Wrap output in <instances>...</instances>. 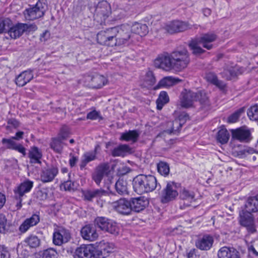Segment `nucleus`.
Instances as JSON below:
<instances>
[{
  "label": "nucleus",
  "mask_w": 258,
  "mask_h": 258,
  "mask_svg": "<svg viewBox=\"0 0 258 258\" xmlns=\"http://www.w3.org/2000/svg\"><path fill=\"white\" fill-rule=\"evenodd\" d=\"M33 186V182L28 179L25 180L14 189L15 198L18 200L17 207L20 209L22 207V198L25 194L29 192Z\"/></svg>",
  "instance_id": "1a4fd4ad"
},
{
  "label": "nucleus",
  "mask_w": 258,
  "mask_h": 258,
  "mask_svg": "<svg viewBox=\"0 0 258 258\" xmlns=\"http://www.w3.org/2000/svg\"><path fill=\"white\" fill-rule=\"evenodd\" d=\"M116 30L115 34V39L116 40V45L120 46L128 42L129 40L133 42L134 35L131 31V25L123 24L119 26L113 27Z\"/></svg>",
  "instance_id": "39448f33"
},
{
  "label": "nucleus",
  "mask_w": 258,
  "mask_h": 258,
  "mask_svg": "<svg viewBox=\"0 0 258 258\" xmlns=\"http://www.w3.org/2000/svg\"><path fill=\"white\" fill-rule=\"evenodd\" d=\"M131 153V148L126 144H121L115 148L112 151L113 157H124L127 154Z\"/></svg>",
  "instance_id": "c9c22d12"
},
{
  "label": "nucleus",
  "mask_w": 258,
  "mask_h": 258,
  "mask_svg": "<svg viewBox=\"0 0 258 258\" xmlns=\"http://www.w3.org/2000/svg\"><path fill=\"white\" fill-rule=\"evenodd\" d=\"M12 25V21L9 18L0 19V34L8 32L9 28Z\"/></svg>",
  "instance_id": "a18cd8bd"
},
{
  "label": "nucleus",
  "mask_w": 258,
  "mask_h": 258,
  "mask_svg": "<svg viewBox=\"0 0 258 258\" xmlns=\"http://www.w3.org/2000/svg\"><path fill=\"white\" fill-rule=\"evenodd\" d=\"M116 192L120 195L128 194L127 182L123 179L118 180L115 185Z\"/></svg>",
  "instance_id": "a19ab883"
},
{
  "label": "nucleus",
  "mask_w": 258,
  "mask_h": 258,
  "mask_svg": "<svg viewBox=\"0 0 258 258\" xmlns=\"http://www.w3.org/2000/svg\"><path fill=\"white\" fill-rule=\"evenodd\" d=\"M200 42L195 38L192 39L189 43V47L192 50V52L196 55H199L205 52V50L202 48L200 46Z\"/></svg>",
  "instance_id": "ea45409f"
},
{
  "label": "nucleus",
  "mask_w": 258,
  "mask_h": 258,
  "mask_svg": "<svg viewBox=\"0 0 258 258\" xmlns=\"http://www.w3.org/2000/svg\"><path fill=\"white\" fill-rule=\"evenodd\" d=\"M131 31L134 35L137 34L142 37L148 33V28L146 24L135 22L131 25Z\"/></svg>",
  "instance_id": "c85d7f7f"
},
{
  "label": "nucleus",
  "mask_w": 258,
  "mask_h": 258,
  "mask_svg": "<svg viewBox=\"0 0 258 258\" xmlns=\"http://www.w3.org/2000/svg\"><path fill=\"white\" fill-rule=\"evenodd\" d=\"M50 148L56 153H61L63 148L62 141L57 137L52 138L49 144Z\"/></svg>",
  "instance_id": "e433bc0d"
},
{
  "label": "nucleus",
  "mask_w": 258,
  "mask_h": 258,
  "mask_svg": "<svg viewBox=\"0 0 258 258\" xmlns=\"http://www.w3.org/2000/svg\"><path fill=\"white\" fill-rule=\"evenodd\" d=\"M47 9L46 0H40L33 7L25 10L23 14L26 20L33 21L42 17Z\"/></svg>",
  "instance_id": "20e7f679"
},
{
  "label": "nucleus",
  "mask_w": 258,
  "mask_h": 258,
  "mask_svg": "<svg viewBox=\"0 0 258 258\" xmlns=\"http://www.w3.org/2000/svg\"><path fill=\"white\" fill-rule=\"evenodd\" d=\"M116 32V29L113 27L99 31L97 34V42L101 45L108 46H117L115 39Z\"/></svg>",
  "instance_id": "423d86ee"
},
{
  "label": "nucleus",
  "mask_w": 258,
  "mask_h": 258,
  "mask_svg": "<svg viewBox=\"0 0 258 258\" xmlns=\"http://www.w3.org/2000/svg\"><path fill=\"white\" fill-rule=\"evenodd\" d=\"M205 78L207 81L220 89H224L225 87V84L223 81L218 80L217 75L214 73L211 72L207 73Z\"/></svg>",
  "instance_id": "7c9ffc66"
},
{
  "label": "nucleus",
  "mask_w": 258,
  "mask_h": 258,
  "mask_svg": "<svg viewBox=\"0 0 258 258\" xmlns=\"http://www.w3.org/2000/svg\"><path fill=\"white\" fill-rule=\"evenodd\" d=\"M232 138L240 142L248 143L252 139L251 132L249 129L241 127L231 130Z\"/></svg>",
  "instance_id": "f8f14e48"
},
{
  "label": "nucleus",
  "mask_w": 258,
  "mask_h": 258,
  "mask_svg": "<svg viewBox=\"0 0 258 258\" xmlns=\"http://www.w3.org/2000/svg\"><path fill=\"white\" fill-rule=\"evenodd\" d=\"M95 171L100 174L103 177L107 175L110 171L109 166L107 163H103L98 165Z\"/></svg>",
  "instance_id": "de8ad7c7"
},
{
  "label": "nucleus",
  "mask_w": 258,
  "mask_h": 258,
  "mask_svg": "<svg viewBox=\"0 0 258 258\" xmlns=\"http://www.w3.org/2000/svg\"><path fill=\"white\" fill-rule=\"evenodd\" d=\"M57 252L53 248H48L44 250L42 258H56Z\"/></svg>",
  "instance_id": "6e6d98bb"
},
{
  "label": "nucleus",
  "mask_w": 258,
  "mask_h": 258,
  "mask_svg": "<svg viewBox=\"0 0 258 258\" xmlns=\"http://www.w3.org/2000/svg\"><path fill=\"white\" fill-rule=\"evenodd\" d=\"M132 212L139 213L145 209L149 202L144 197L132 198L131 201Z\"/></svg>",
  "instance_id": "b1692460"
},
{
  "label": "nucleus",
  "mask_w": 258,
  "mask_h": 258,
  "mask_svg": "<svg viewBox=\"0 0 258 258\" xmlns=\"http://www.w3.org/2000/svg\"><path fill=\"white\" fill-rule=\"evenodd\" d=\"M155 67L166 71L173 70V64L170 54H162L158 56L154 61Z\"/></svg>",
  "instance_id": "4468645a"
},
{
  "label": "nucleus",
  "mask_w": 258,
  "mask_h": 258,
  "mask_svg": "<svg viewBox=\"0 0 258 258\" xmlns=\"http://www.w3.org/2000/svg\"><path fill=\"white\" fill-rule=\"evenodd\" d=\"M158 172L162 175L166 176L169 172V167L167 163L164 162H160L157 164Z\"/></svg>",
  "instance_id": "8fccbe9b"
},
{
  "label": "nucleus",
  "mask_w": 258,
  "mask_h": 258,
  "mask_svg": "<svg viewBox=\"0 0 258 258\" xmlns=\"http://www.w3.org/2000/svg\"><path fill=\"white\" fill-rule=\"evenodd\" d=\"M178 78L172 76H167L163 78L158 83V85L155 87V89H158L161 87H169L177 84L180 82Z\"/></svg>",
  "instance_id": "c756f323"
},
{
  "label": "nucleus",
  "mask_w": 258,
  "mask_h": 258,
  "mask_svg": "<svg viewBox=\"0 0 258 258\" xmlns=\"http://www.w3.org/2000/svg\"><path fill=\"white\" fill-rule=\"evenodd\" d=\"M58 173V169L56 166L44 167L40 171V179L43 183L51 182L57 176Z\"/></svg>",
  "instance_id": "f3484780"
},
{
  "label": "nucleus",
  "mask_w": 258,
  "mask_h": 258,
  "mask_svg": "<svg viewBox=\"0 0 258 258\" xmlns=\"http://www.w3.org/2000/svg\"><path fill=\"white\" fill-rule=\"evenodd\" d=\"M190 25L187 22L173 21L166 26L165 29L167 31L171 34L182 32L190 28Z\"/></svg>",
  "instance_id": "4be33fe9"
},
{
  "label": "nucleus",
  "mask_w": 258,
  "mask_h": 258,
  "mask_svg": "<svg viewBox=\"0 0 258 258\" xmlns=\"http://www.w3.org/2000/svg\"><path fill=\"white\" fill-rule=\"evenodd\" d=\"M15 139H3L2 142L3 144L7 145V148L10 149L14 150L17 143L14 141Z\"/></svg>",
  "instance_id": "13d9d810"
},
{
  "label": "nucleus",
  "mask_w": 258,
  "mask_h": 258,
  "mask_svg": "<svg viewBox=\"0 0 258 258\" xmlns=\"http://www.w3.org/2000/svg\"><path fill=\"white\" fill-rule=\"evenodd\" d=\"M168 124L169 126H171V127L170 129H168L167 132L169 134H173L174 135H176L179 133V130L182 126V123L178 119H175L172 122H169Z\"/></svg>",
  "instance_id": "c03bdc74"
},
{
  "label": "nucleus",
  "mask_w": 258,
  "mask_h": 258,
  "mask_svg": "<svg viewBox=\"0 0 258 258\" xmlns=\"http://www.w3.org/2000/svg\"><path fill=\"white\" fill-rule=\"evenodd\" d=\"M105 228L104 231L112 234L117 235L119 233V229L116 223L111 220H109Z\"/></svg>",
  "instance_id": "49530a36"
},
{
  "label": "nucleus",
  "mask_w": 258,
  "mask_h": 258,
  "mask_svg": "<svg viewBox=\"0 0 258 258\" xmlns=\"http://www.w3.org/2000/svg\"><path fill=\"white\" fill-rule=\"evenodd\" d=\"M180 99V105L183 108L191 107L197 101H199L204 106L209 105L208 97L203 91L194 92L185 90L181 93Z\"/></svg>",
  "instance_id": "f03ea898"
},
{
  "label": "nucleus",
  "mask_w": 258,
  "mask_h": 258,
  "mask_svg": "<svg viewBox=\"0 0 258 258\" xmlns=\"http://www.w3.org/2000/svg\"><path fill=\"white\" fill-rule=\"evenodd\" d=\"M196 38L203 47L208 50H211L214 47L212 43L217 39V36L214 33H207Z\"/></svg>",
  "instance_id": "aec40b11"
},
{
  "label": "nucleus",
  "mask_w": 258,
  "mask_h": 258,
  "mask_svg": "<svg viewBox=\"0 0 258 258\" xmlns=\"http://www.w3.org/2000/svg\"><path fill=\"white\" fill-rule=\"evenodd\" d=\"M0 258H11L8 248L3 245H0Z\"/></svg>",
  "instance_id": "052dcab7"
},
{
  "label": "nucleus",
  "mask_w": 258,
  "mask_h": 258,
  "mask_svg": "<svg viewBox=\"0 0 258 258\" xmlns=\"http://www.w3.org/2000/svg\"><path fill=\"white\" fill-rule=\"evenodd\" d=\"M221 75L222 78L226 80H231L236 76V73L233 68H230L229 69H224L221 73Z\"/></svg>",
  "instance_id": "5fc2aeb1"
},
{
  "label": "nucleus",
  "mask_w": 258,
  "mask_h": 258,
  "mask_svg": "<svg viewBox=\"0 0 258 258\" xmlns=\"http://www.w3.org/2000/svg\"><path fill=\"white\" fill-rule=\"evenodd\" d=\"M40 221L39 216L37 214H33L31 217L26 219L20 225L19 228L21 233H24L27 232L30 227L36 225Z\"/></svg>",
  "instance_id": "a878e982"
},
{
  "label": "nucleus",
  "mask_w": 258,
  "mask_h": 258,
  "mask_svg": "<svg viewBox=\"0 0 258 258\" xmlns=\"http://www.w3.org/2000/svg\"><path fill=\"white\" fill-rule=\"evenodd\" d=\"M32 25L18 23L15 25H12L9 28L8 34L13 39H16L21 36Z\"/></svg>",
  "instance_id": "a211bd4d"
},
{
  "label": "nucleus",
  "mask_w": 258,
  "mask_h": 258,
  "mask_svg": "<svg viewBox=\"0 0 258 258\" xmlns=\"http://www.w3.org/2000/svg\"><path fill=\"white\" fill-rule=\"evenodd\" d=\"M243 112L244 108H239L228 117V122L229 123H235L237 122L241 114Z\"/></svg>",
  "instance_id": "864d4df0"
},
{
  "label": "nucleus",
  "mask_w": 258,
  "mask_h": 258,
  "mask_svg": "<svg viewBox=\"0 0 258 258\" xmlns=\"http://www.w3.org/2000/svg\"><path fill=\"white\" fill-rule=\"evenodd\" d=\"M158 187L160 189V184L157 182L156 178L152 175L140 174L133 180L134 190L140 195L153 191Z\"/></svg>",
  "instance_id": "f257e3e1"
},
{
  "label": "nucleus",
  "mask_w": 258,
  "mask_h": 258,
  "mask_svg": "<svg viewBox=\"0 0 258 258\" xmlns=\"http://www.w3.org/2000/svg\"><path fill=\"white\" fill-rule=\"evenodd\" d=\"M246 212L249 213H254L258 211V194L253 197L249 198L245 204Z\"/></svg>",
  "instance_id": "f704fd0d"
},
{
  "label": "nucleus",
  "mask_w": 258,
  "mask_h": 258,
  "mask_svg": "<svg viewBox=\"0 0 258 258\" xmlns=\"http://www.w3.org/2000/svg\"><path fill=\"white\" fill-rule=\"evenodd\" d=\"M180 198L186 202V203H184V204L186 206H189L190 203L195 201V194L192 190L183 188L180 192Z\"/></svg>",
  "instance_id": "2f4dec72"
},
{
  "label": "nucleus",
  "mask_w": 258,
  "mask_h": 258,
  "mask_svg": "<svg viewBox=\"0 0 258 258\" xmlns=\"http://www.w3.org/2000/svg\"><path fill=\"white\" fill-rule=\"evenodd\" d=\"M131 204L130 201L121 198L111 203V205L117 213L123 215H129L132 214Z\"/></svg>",
  "instance_id": "9b49d317"
},
{
  "label": "nucleus",
  "mask_w": 258,
  "mask_h": 258,
  "mask_svg": "<svg viewBox=\"0 0 258 258\" xmlns=\"http://www.w3.org/2000/svg\"><path fill=\"white\" fill-rule=\"evenodd\" d=\"M83 195L84 199L86 201H92L94 198L99 199L101 201V206H102L103 202H105V199H103L104 197L108 196V192L102 188L88 189L83 192Z\"/></svg>",
  "instance_id": "ddd939ff"
},
{
  "label": "nucleus",
  "mask_w": 258,
  "mask_h": 258,
  "mask_svg": "<svg viewBox=\"0 0 258 258\" xmlns=\"http://www.w3.org/2000/svg\"><path fill=\"white\" fill-rule=\"evenodd\" d=\"M71 238V234L69 229L63 227H58L54 229L53 233V243L55 245L60 246L67 243Z\"/></svg>",
  "instance_id": "6e6552de"
},
{
  "label": "nucleus",
  "mask_w": 258,
  "mask_h": 258,
  "mask_svg": "<svg viewBox=\"0 0 258 258\" xmlns=\"http://www.w3.org/2000/svg\"><path fill=\"white\" fill-rule=\"evenodd\" d=\"M109 220L110 219L103 217H97L95 220V223L99 228L104 231Z\"/></svg>",
  "instance_id": "3c124183"
},
{
  "label": "nucleus",
  "mask_w": 258,
  "mask_h": 258,
  "mask_svg": "<svg viewBox=\"0 0 258 258\" xmlns=\"http://www.w3.org/2000/svg\"><path fill=\"white\" fill-rule=\"evenodd\" d=\"M229 137V133L225 128H221L218 131L217 135V139L218 141L222 144L227 143Z\"/></svg>",
  "instance_id": "79ce46f5"
},
{
  "label": "nucleus",
  "mask_w": 258,
  "mask_h": 258,
  "mask_svg": "<svg viewBox=\"0 0 258 258\" xmlns=\"http://www.w3.org/2000/svg\"><path fill=\"white\" fill-rule=\"evenodd\" d=\"M7 223V219L3 214H0V233L4 231Z\"/></svg>",
  "instance_id": "0e129e2a"
},
{
  "label": "nucleus",
  "mask_w": 258,
  "mask_h": 258,
  "mask_svg": "<svg viewBox=\"0 0 258 258\" xmlns=\"http://www.w3.org/2000/svg\"><path fill=\"white\" fill-rule=\"evenodd\" d=\"M218 258H240V253L235 248L223 246L218 251Z\"/></svg>",
  "instance_id": "393cba45"
},
{
  "label": "nucleus",
  "mask_w": 258,
  "mask_h": 258,
  "mask_svg": "<svg viewBox=\"0 0 258 258\" xmlns=\"http://www.w3.org/2000/svg\"><path fill=\"white\" fill-rule=\"evenodd\" d=\"M179 185V183L174 182H168L163 190L161 198L162 202L166 203L174 200L178 195L177 188Z\"/></svg>",
  "instance_id": "9d476101"
},
{
  "label": "nucleus",
  "mask_w": 258,
  "mask_h": 258,
  "mask_svg": "<svg viewBox=\"0 0 258 258\" xmlns=\"http://www.w3.org/2000/svg\"><path fill=\"white\" fill-rule=\"evenodd\" d=\"M87 118L91 120H103V117L100 115L99 112L94 110L89 112L87 115Z\"/></svg>",
  "instance_id": "4d7b16f0"
},
{
  "label": "nucleus",
  "mask_w": 258,
  "mask_h": 258,
  "mask_svg": "<svg viewBox=\"0 0 258 258\" xmlns=\"http://www.w3.org/2000/svg\"><path fill=\"white\" fill-rule=\"evenodd\" d=\"M92 178L96 184L97 185H99L103 177L95 171L92 175Z\"/></svg>",
  "instance_id": "e2e57ef3"
},
{
  "label": "nucleus",
  "mask_w": 258,
  "mask_h": 258,
  "mask_svg": "<svg viewBox=\"0 0 258 258\" xmlns=\"http://www.w3.org/2000/svg\"><path fill=\"white\" fill-rule=\"evenodd\" d=\"M111 251L112 248L109 246L108 244L104 243L101 245L99 248H96L94 247V257L95 258H105Z\"/></svg>",
  "instance_id": "473e14b6"
},
{
  "label": "nucleus",
  "mask_w": 258,
  "mask_h": 258,
  "mask_svg": "<svg viewBox=\"0 0 258 258\" xmlns=\"http://www.w3.org/2000/svg\"><path fill=\"white\" fill-rule=\"evenodd\" d=\"M214 241V238L212 235L206 234L198 238L196 240L195 245L201 250L208 251L212 247Z\"/></svg>",
  "instance_id": "2eb2a0df"
},
{
  "label": "nucleus",
  "mask_w": 258,
  "mask_h": 258,
  "mask_svg": "<svg viewBox=\"0 0 258 258\" xmlns=\"http://www.w3.org/2000/svg\"><path fill=\"white\" fill-rule=\"evenodd\" d=\"M197 250L195 248L191 249L187 253L188 258H199V256L197 254Z\"/></svg>",
  "instance_id": "774afa93"
},
{
  "label": "nucleus",
  "mask_w": 258,
  "mask_h": 258,
  "mask_svg": "<svg viewBox=\"0 0 258 258\" xmlns=\"http://www.w3.org/2000/svg\"><path fill=\"white\" fill-rule=\"evenodd\" d=\"M247 114L250 120H258V105L255 104L250 107L247 110Z\"/></svg>",
  "instance_id": "09e8293b"
},
{
  "label": "nucleus",
  "mask_w": 258,
  "mask_h": 258,
  "mask_svg": "<svg viewBox=\"0 0 258 258\" xmlns=\"http://www.w3.org/2000/svg\"><path fill=\"white\" fill-rule=\"evenodd\" d=\"M9 125H11L14 128H17L19 125V121L15 118H9L7 120Z\"/></svg>",
  "instance_id": "338daca9"
},
{
  "label": "nucleus",
  "mask_w": 258,
  "mask_h": 258,
  "mask_svg": "<svg viewBox=\"0 0 258 258\" xmlns=\"http://www.w3.org/2000/svg\"><path fill=\"white\" fill-rule=\"evenodd\" d=\"M111 13V8L107 1L99 2L97 5L95 14L94 20L100 25L104 24L105 21Z\"/></svg>",
  "instance_id": "0eeeda50"
},
{
  "label": "nucleus",
  "mask_w": 258,
  "mask_h": 258,
  "mask_svg": "<svg viewBox=\"0 0 258 258\" xmlns=\"http://www.w3.org/2000/svg\"><path fill=\"white\" fill-rule=\"evenodd\" d=\"M24 242L31 248H36L40 245V240L36 235H31L27 237Z\"/></svg>",
  "instance_id": "37998d69"
},
{
  "label": "nucleus",
  "mask_w": 258,
  "mask_h": 258,
  "mask_svg": "<svg viewBox=\"0 0 258 258\" xmlns=\"http://www.w3.org/2000/svg\"><path fill=\"white\" fill-rule=\"evenodd\" d=\"M96 158V150L93 152L85 153L82 156V159L80 164L81 169H83L89 162L95 160Z\"/></svg>",
  "instance_id": "4c0bfd02"
},
{
  "label": "nucleus",
  "mask_w": 258,
  "mask_h": 258,
  "mask_svg": "<svg viewBox=\"0 0 258 258\" xmlns=\"http://www.w3.org/2000/svg\"><path fill=\"white\" fill-rule=\"evenodd\" d=\"M74 183L71 180L64 182L61 185V188H63L66 191H71L74 189Z\"/></svg>",
  "instance_id": "680f3d73"
},
{
  "label": "nucleus",
  "mask_w": 258,
  "mask_h": 258,
  "mask_svg": "<svg viewBox=\"0 0 258 258\" xmlns=\"http://www.w3.org/2000/svg\"><path fill=\"white\" fill-rule=\"evenodd\" d=\"M169 101V98L167 93L165 91H161L156 100L157 109L161 110L163 107Z\"/></svg>",
  "instance_id": "58836bf2"
},
{
  "label": "nucleus",
  "mask_w": 258,
  "mask_h": 258,
  "mask_svg": "<svg viewBox=\"0 0 258 258\" xmlns=\"http://www.w3.org/2000/svg\"><path fill=\"white\" fill-rule=\"evenodd\" d=\"M140 136V133L137 130H129L121 134L119 138L120 141L131 142L135 143L137 142Z\"/></svg>",
  "instance_id": "bb28decb"
},
{
  "label": "nucleus",
  "mask_w": 258,
  "mask_h": 258,
  "mask_svg": "<svg viewBox=\"0 0 258 258\" xmlns=\"http://www.w3.org/2000/svg\"><path fill=\"white\" fill-rule=\"evenodd\" d=\"M156 79L152 72H149L146 74V82L147 87L152 86L155 83Z\"/></svg>",
  "instance_id": "bf43d9fd"
},
{
  "label": "nucleus",
  "mask_w": 258,
  "mask_h": 258,
  "mask_svg": "<svg viewBox=\"0 0 258 258\" xmlns=\"http://www.w3.org/2000/svg\"><path fill=\"white\" fill-rule=\"evenodd\" d=\"M107 83V79L103 76L96 75L91 77L90 85L93 88H100Z\"/></svg>",
  "instance_id": "72a5a7b5"
},
{
  "label": "nucleus",
  "mask_w": 258,
  "mask_h": 258,
  "mask_svg": "<svg viewBox=\"0 0 258 258\" xmlns=\"http://www.w3.org/2000/svg\"><path fill=\"white\" fill-rule=\"evenodd\" d=\"M70 157L69 164L71 167H74L78 161V157L75 156L72 153L70 154Z\"/></svg>",
  "instance_id": "69168bd1"
},
{
  "label": "nucleus",
  "mask_w": 258,
  "mask_h": 258,
  "mask_svg": "<svg viewBox=\"0 0 258 258\" xmlns=\"http://www.w3.org/2000/svg\"><path fill=\"white\" fill-rule=\"evenodd\" d=\"M94 250L92 244H83L76 248L74 256L75 258H95Z\"/></svg>",
  "instance_id": "6ab92c4d"
},
{
  "label": "nucleus",
  "mask_w": 258,
  "mask_h": 258,
  "mask_svg": "<svg viewBox=\"0 0 258 258\" xmlns=\"http://www.w3.org/2000/svg\"><path fill=\"white\" fill-rule=\"evenodd\" d=\"M70 135V130L69 127L66 125L62 126L59 130L57 138L62 141L66 140L69 137Z\"/></svg>",
  "instance_id": "603ef678"
},
{
  "label": "nucleus",
  "mask_w": 258,
  "mask_h": 258,
  "mask_svg": "<svg viewBox=\"0 0 258 258\" xmlns=\"http://www.w3.org/2000/svg\"><path fill=\"white\" fill-rule=\"evenodd\" d=\"M171 57L173 64V70L181 71L187 67L190 61L189 54L186 49L173 51Z\"/></svg>",
  "instance_id": "7ed1b4c3"
},
{
  "label": "nucleus",
  "mask_w": 258,
  "mask_h": 258,
  "mask_svg": "<svg viewBox=\"0 0 258 258\" xmlns=\"http://www.w3.org/2000/svg\"><path fill=\"white\" fill-rule=\"evenodd\" d=\"M240 224L245 227L249 233H253L256 232V227L254 223L253 217L251 213L245 211L240 214Z\"/></svg>",
  "instance_id": "dca6fc26"
},
{
  "label": "nucleus",
  "mask_w": 258,
  "mask_h": 258,
  "mask_svg": "<svg viewBox=\"0 0 258 258\" xmlns=\"http://www.w3.org/2000/svg\"><path fill=\"white\" fill-rule=\"evenodd\" d=\"M33 70L28 69L21 73L15 78V83L19 87H23L34 78Z\"/></svg>",
  "instance_id": "5701e85b"
},
{
  "label": "nucleus",
  "mask_w": 258,
  "mask_h": 258,
  "mask_svg": "<svg viewBox=\"0 0 258 258\" xmlns=\"http://www.w3.org/2000/svg\"><path fill=\"white\" fill-rule=\"evenodd\" d=\"M42 157V152L38 148L34 146L30 148L28 153L30 163L40 164Z\"/></svg>",
  "instance_id": "cd10ccee"
},
{
  "label": "nucleus",
  "mask_w": 258,
  "mask_h": 258,
  "mask_svg": "<svg viewBox=\"0 0 258 258\" xmlns=\"http://www.w3.org/2000/svg\"><path fill=\"white\" fill-rule=\"evenodd\" d=\"M81 234L84 239L90 241L96 240L98 237L95 226L91 224L86 225L82 227Z\"/></svg>",
  "instance_id": "412c9836"
}]
</instances>
